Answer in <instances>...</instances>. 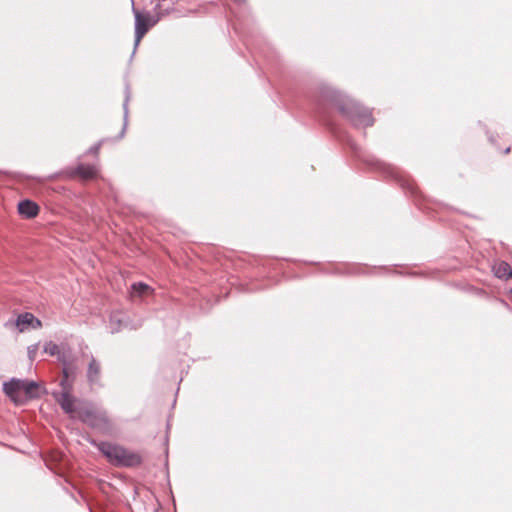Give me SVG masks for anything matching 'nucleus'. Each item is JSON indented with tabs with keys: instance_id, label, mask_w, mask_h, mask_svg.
Segmentation results:
<instances>
[{
	"instance_id": "f257e3e1",
	"label": "nucleus",
	"mask_w": 512,
	"mask_h": 512,
	"mask_svg": "<svg viewBox=\"0 0 512 512\" xmlns=\"http://www.w3.org/2000/svg\"><path fill=\"white\" fill-rule=\"evenodd\" d=\"M72 374V367L64 366V377L60 383L62 391L53 393L55 400L70 418L78 419L102 432H108L112 425L107 412L95 407L92 403L79 401L70 394L71 384L68 383V379Z\"/></svg>"
},
{
	"instance_id": "f03ea898",
	"label": "nucleus",
	"mask_w": 512,
	"mask_h": 512,
	"mask_svg": "<svg viewBox=\"0 0 512 512\" xmlns=\"http://www.w3.org/2000/svg\"><path fill=\"white\" fill-rule=\"evenodd\" d=\"M327 105L337 108L355 127L372 126L374 123V118L368 108L362 107L330 87H323L318 98L319 111L325 112Z\"/></svg>"
},
{
	"instance_id": "7ed1b4c3",
	"label": "nucleus",
	"mask_w": 512,
	"mask_h": 512,
	"mask_svg": "<svg viewBox=\"0 0 512 512\" xmlns=\"http://www.w3.org/2000/svg\"><path fill=\"white\" fill-rule=\"evenodd\" d=\"M99 449L113 465L130 467L138 465L141 462L139 455L119 445L102 442L99 445Z\"/></svg>"
},
{
	"instance_id": "20e7f679",
	"label": "nucleus",
	"mask_w": 512,
	"mask_h": 512,
	"mask_svg": "<svg viewBox=\"0 0 512 512\" xmlns=\"http://www.w3.org/2000/svg\"><path fill=\"white\" fill-rule=\"evenodd\" d=\"M132 12L135 17V48L139 45L143 36L148 32L149 28L155 25L158 19L150 21L149 14H142L139 10H137L134 6V2L132 1Z\"/></svg>"
},
{
	"instance_id": "39448f33",
	"label": "nucleus",
	"mask_w": 512,
	"mask_h": 512,
	"mask_svg": "<svg viewBox=\"0 0 512 512\" xmlns=\"http://www.w3.org/2000/svg\"><path fill=\"white\" fill-rule=\"evenodd\" d=\"M17 385L16 379H11L3 384V391L15 404L22 405L27 402V397L20 395Z\"/></svg>"
},
{
	"instance_id": "423d86ee",
	"label": "nucleus",
	"mask_w": 512,
	"mask_h": 512,
	"mask_svg": "<svg viewBox=\"0 0 512 512\" xmlns=\"http://www.w3.org/2000/svg\"><path fill=\"white\" fill-rule=\"evenodd\" d=\"M15 325L19 331L23 332L30 326L33 328L41 327V321L35 318L32 313L26 312L18 315Z\"/></svg>"
},
{
	"instance_id": "0eeeda50",
	"label": "nucleus",
	"mask_w": 512,
	"mask_h": 512,
	"mask_svg": "<svg viewBox=\"0 0 512 512\" xmlns=\"http://www.w3.org/2000/svg\"><path fill=\"white\" fill-rule=\"evenodd\" d=\"M18 212L20 215L30 219L38 214L39 207L31 200H23L18 204Z\"/></svg>"
},
{
	"instance_id": "6e6552de",
	"label": "nucleus",
	"mask_w": 512,
	"mask_h": 512,
	"mask_svg": "<svg viewBox=\"0 0 512 512\" xmlns=\"http://www.w3.org/2000/svg\"><path fill=\"white\" fill-rule=\"evenodd\" d=\"M494 275L499 279H508L512 276V268L505 261H496L492 265Z\"/></svg>"
},
{
	"instance_id": "1a4fd4ad",
	"label": "nucleus",
	"mask_w": 512,
	"mask_h": 512,
	"mask_svg": "<svg viewBox=\"0 0 512 512\" xmlns=\"http://www.w3.org/2000/svg\"><path fill=\"white\" fill-rule=\"evenodd\" d=\"M101 366L100 363L92 357L88 369H87V379L90 384H97L100 380Z\"/></svg>"
},
{
	"instance_id": "9d476101",
	"label": "nucleus",
	"mask_w": 512,
	"mask_h": 512,
	"mask_svg": "<svg viewBox=\"0 0 512 512\" xmlns=\"http://www.w3.org/2000/svg\"><path fill=\"white\" fill-rule=\"evenodd\" d=\"M76 173L83 179H92L97 174V169L93 165L80 164L76 168Z\"/></svg>"
},
{
	"instance_id": "9b49d317",
	"label": "nucleus",
	"mask_w": 512,
	"mask_h": 512,
	"mask_svg": "<svg viewBox=\"0 0 512 512\" xmlns=\"http://www.w3.org/2000/svg\"><path fill=\"white\" fill-rule=\"evenodd\" d=\"M131 289L132 294L137 296L147 295L152 292L151 287L143 282L133 283Z\"/></svg>"
},
{
	"instance_id": "f8f14e48",
	"label": "nucleus",
	"mask_w": 512,
	"mask_h": 512,
	"mask_svg": "<svg viewBox=\"0 0 512 512\" xmlns=\"http://www.w3.org/2000/svg\"><path fill=\"white\" fill-rule=\"evenodd\" d=\"M121 326H122L121 315L119 313L111 314L110 319H109L110 332L113 334V333L120 331Z\"/></svg>"
},
{
	"instance_id": "ddd939ff",
	"label": "nucleus",
	"mask_w": 512,
	"mask_h": 512,
	"mask_svg": "<svg viewBox=\"0 0 512 512\" xmlns=\"http://www.w3.org/2000/svg\"><path fill=\"white\" fill-rule=\"evenodd\" d=\"M24 396L27 397V400L30 398L38 397V384L34 381L27 380Z\"/></svg>"
},
{
	"instance_id": "4468645a",
	"label": "nucleus",
	"mask_w": 512,
	"mask_h": 512,
	"mask_svg": "<svg viewBox=\"0 0 512 512\" xmlns=\"http://www.w3.org/2000/svg\"><path fill=\"white\" fill-rule=\"evenodd\" d=\"M45 352L49 353L50 355H55L59 352V348L54 343H49L44 348Z\"/></svg>"
},
{
	"instance_id": "2eb2a0df",
	"label": "nucleus",
	"mask_w": 512,
	"mask_h": 512,
	"mask_svg": "<svg viewBox=\"0 0 512 512\" xmlns=\"http://www.w3.org/2000/svg\"><path fill=\"white\" fill-rule=\"evenodd\" d=\"M16 382L18 383L17 386H18L20 395H25L27 380L16 379Z\"/></svg>"
},
{
	"instance_id": "dca6fc26",
	"label": "nucleus",
	"mask_w": 512,
	"mask_h": 512,
	"mask_svg": "<svg viewBox=\"0 0 512 512\" xmlns=\"http://www.w3.org/2000/svg\"><path fill=\"white\" fill-rule=\"evenodd\" d=\"M16 382L18 383L17 386H18L20 395H25L27 380L16 379Z\"/></svg>"
},
{
	"instance_id": "f3484780",
	"label": "nucleus",
	"mask_w": 512,
	"mask_h": 512,
	"mask_svg": "<svg viewBox=\"0 0 512 512\" xmlns=\"http://www.w3.org/2000/svg\"><path fill=\"white\" fill-rule=\"evenodd\" d=\"M129 97H130V95H129V88L127 87L126 88V99H125V102H124V105H123V107H124V119L125 120L127 119V115H128V108H127V106H128Z\"/></svg>"
},
{
	"instance_id": "a211bd4d",
	"label": "nucleus",
	"mask_w": 512,
	"mask_h": 512,
	"mask_svg": "<svg viewBox=\"0 0 512 512\" xmlns=\"http://www.w3.org/2000/svg\"><path fill=\"white\" fill-rule=\"evenodd\" d=\"M36 350H37V346H30L28 348V354H29V358L30 359H33L34 358V355L36 353Z\"/></svg>"
},
{
	"instance_id": "6ab92c4d",
	"label": "nucleus",
	"mask_w": 512,
	"mask_h": 512,
	"mask_svg": "<svg viewBox=\"0 0 512 512\" xmlns=\"http://www.w3.org/2000/svg\"><path fill=\"white\" fill-rule=\"evenodd\" d=\"M100 146H101V143L99 142L96 145L92 146L89 151L91 153H95L96 154V153H98V151L100 149Z\"/></svg>"
},
{
	"instance_id": "aec40b11",
	"label": "nucleus",
	"mask_w": 512,
	"mask_h": 512,
	"mask_svg": "<svg viewBox=\"0 0 512 512\" xmlns=\"http://www.w3.org/2000/svg\"><path fill=\"white\" fill-rule=\"evenodd\" d=\"M232 1L237 3V4H241L242 2H244V0H232Z\"/></svg>"
},
{
	"instance_id": "412c9836",
	"label": "nucleus",
	"mask_w": 512,
	"mask_h": 512,
	"mask_svg": "<svg viewBox=\"0 0 512 512\" xmlns=\"http://www.w3.org/2000/svg\"><path fill=\"white\" fill-rule=\"evenodd\" d=\"M510 151V148L508 147L506 150H505V153H509Z\"/></svg>"
}]
</instances>
